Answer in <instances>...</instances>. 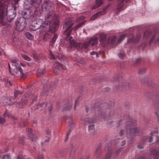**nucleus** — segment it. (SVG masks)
<instances>
[{
    "label": "nucleus",
    "mask_w": 159,
    "mask_h": 159,
    "mask_svg": "<svg viewBox=\"0 0 159 159\" xmlns=\"http://www.w3.org/2000/svg\"><path fill=\"white\" fill-rule=\"evenodd\" d=\"M53 11H50L45 17L44 22L42 19H39L33 20L31 23V29L33 31L39 30L40 33L46 30L54 32L58 25V17L57 15H54Z\"/></svg>",
    "instance_id": "nucleus-1"
},
{
    "label": "nucleus",
    "mask_w": 159,
    "mask_h": 159,
    "mask_svg": "<svg viewBox=\"0 0 159 159\" xmlns=\"http://www.w3.org/2000/svg\"><path fill=\"white\" fill-rule=\"evenodd\" d=\"M70 19L68 18L66 20L65 23L63 25V28H66L64 31V34L66 35V39L69 40L70 43V47L77 48L78 50L80 52L88 51V47L89 44L92 46L96 45L98 43V39L97 37L91 38L88 42H85L83 43H76L73 39L70 37L72 28L71 26L73 24Z\"/></svg>",
    "instance_id": "nucleus-2"
},
{
    "label": "nucleus",
    "mask_w": 159,
    "mask_h": 159,
    "mask_svg": "<svg viewBox=\"0 0 159 159\" xmlns=\"http://www.w3.org/2000/svg\"><path fill=\"white\" fill-rule=\"evenodd\" d=\"M8 6L3 0H0V23L3 24L6 21L11 22L16 16L14 10L8 11Z\"/></svg>",
    "instance_id": "nucleus-3"
},
{
    "label": "nucleus",
    "mask_w": 159,
    "mask_h": 159,
    "mask_svg": "<svg viewBox=\"0 0 159 159\" xmlns=\"http://www.w3.org/2000/svg\"><path fill=\"white\" fill-rule=\"evenodd\" d=\"M17 60H11V62L13 64H15V66L16 68L13 70H11L10 66V64H9L8 66L9 68L10 72L12 75H15L16 76H20L21 78L23 77L25 75V74L23 72V70L21 67L22 66L23 67H24V65H23L22 63L20 62L19 63H17Z\"/></svg>",
    "instance_id": "nucleus-4"
},
{
    "label": "nucleus",
    "mask_w": 159,
    "mask_h": 159,
    "mask_svg": "<svg viewBox=\"0 0 159 159\" xmlns=\"http://www.w3.org/2000/svg\"><path fill=\"white\" fill-rule=\"evenodd\" d=\"M136 125V122L134 120H132L126 122L125 128L127 136H133L139 132L138 130L133 128Z\"/></svg>",
    "instance_id": "nucleus-5"
},
{
    "label": "nucleus",
    "mask_w": 159,
    "mask_h": 159,
    "mask_svg": "<svg viewBox=\"0 0 159 159\" xmlns=\"http://www.w3.org/2000/svg\"><path fill=\"white\" fill-rule=\"evenodd\" d=\"M102 107V109L99 111V117L102 119H104L105 116L107 114V112H109V110L111 106H109L107 103H104Z\"/></svg>",
    "instance_id": "nucleus-6"
},
{
    "label": "nucleus",
    "mask_w": 159,
    "mask_h": 159,
    "mask_svg": "<svg viewBox=\"0 0 159 159\" xmlns=\"http://www.w3.org/2000/svg\"><path fill=\"white\" fill-rule=\"evenodd\" d=\"M16 29L19 31H22L26 26L25 21L24 20L23 18L18 19L16 23Z\"/></svg>",
    "instance_id": "nucleus-7"
},
{
    "label": "nucleus",
    "mask_w": 159,
    "mask_h": 159,
    "mask_svg": "<svg viewBox=\"0 0 159 159\" xmlns=\"http://www.w3.org/2000/svg\"><path fill=\"white\" fill-rule=\"evenodd\" d=\"M40 2V0H26L25 1L24 5L27 6V8H30L33 6L36 8L39 6Z\"/></svg>",
    "instance_id": "nucleus-8"
},
{
    "label": "nucleus",
    "mask_w": 159,
    "mask_h": 159,
    "mask_svg": "<svg viewBox=\"0 0 159 159\" xmlns=\"http://www.w3.org/2000/svg\"><path fill=\"white\" fill-rule=\"evenodd\" d=\"M54 6L52 2L49 0H45L43 2L42 8L43 10L48 11Z\"/></svg>",
    "instance_id": "nucleus-9"
},
{
    "label": "nucleus",
    "mask_w": 159,
    "mask_h": 159,
    "mask_svg": "<svg viewBox=\"0 0 159 159\" xmlns=\"http://www.w3.org/2000/svg\"><path fill=\"white\" fill-rule=\"evenodd\" d=\"M141 37V35L140 34L137 35L136 38H135L132 34H131L129 35V36H128V42H132L134 43H138L140 41Z\"/></svg>",
    "instance_id": "nucleus-10"
},
{
    "label": "nucleus",
    "mask_w": 159,
    "mask_h": 159,
    "mask_svg": "<svg viewBox=\"0 0 159 159\" xmlns=\"http://www.w3.org/2000/svg\"><path fill=\"white\" fill-rule=\"evenodd\" d=\"M130 0H118V3L116 5V9L118 11L123 10L125 3L129 2Z\"/></svg>",
    "instance_id": "nucleus-11"
},
{
    "label": "nucleus",
    "mask_w": 159,
    "mask_h": 159,
    "mask_svg": "<svg viewBox=\"0 0 159 159\" xmlns=\"http://www.w3.org/2000/svg\"><path fill=\"white\" fill-rule=\"evenodd\" d=\"M159 42V31L155 30L152 35L150 41L149 43L151 44L153 42L154 43Z\"/></svg>",
    "instance_id": "nucleus-12"
},
{
    "label": "nucleus",
    "mask_w": 159,
    "mask_h": 159,
    "mask_svg": "<svg viewBox=\"0 0 159 159\" xmlns=\"http://www.w3.org/2000/svg\"><path fill=\"white\" fill-rule=\"evenodd\" d=\"M23 14L24 18L27 19H29L34 17V16H33L34 12L32 11L29 9V8H27V9L25 10L23 12Z\"/></svg>",
    "instance_id": "nucleus-13"
},
{
    "label": "nucleus",
    "mask_w": 159,
    "mask_h": 159,
    "mask_svg": "<svg viewBox=\"0 0 159 159\" xmlns=\"http://www.w3.org/2000/svg\"><path fill=\"white\" fill-rule=\"evenodd\" d=\"M32 129L31 128H28L26 129V131L30 134L29 135V139L31 141L34 142L38 139V138L37 136H36L34 138L33 134L32 133Z\"/></svg>",
    "instance_id": "nucleus-14"
},
{
    "label": "nucleus",
    "mask_w": 159,
    "mask_h": 159,
    "mask_svg": "<svg viewBox=\"0 0 159 159\" xmlns=\"http://www.w3.org/2000/svg\"><path fill=\"white\" fill-rule=\"evenodd\" d=\"M59 25V21H58V25L57 26V29L54 32H52L51 31L49 30H46L45 31H47L43 36V39L44 40L46 41L48 39H50L51 37V34L54 33L57 30L58 27Z\"/></svg>",
    "instance_id": "nucleus-15"
},
{
    "label": "nucleus",
    "mask_w": 159,
    "mask_h": 159,
    "mask_svg": "<svg viewBox=\"0 0 159 159\" xmlns=\"http://www.w3.org/2000/svg\"><path fill=\"white\" fill-rule=\"evenodd\" d=\"M100 41L103 46H106L107 44V36L105 34H101L100 35Z\"/></svg>",
    "instance_id": "nucleus-16"
},
{
    "label": "nucleus",
    "mask_w": 159,
    "mask_h": 159,
    "mask_svg": "<svg viewBox=\"0 0 159 159\" xmlns=\"http://www.w3.org/2000/svg\"><path fill=\"white\" fill-rule=\"evenodd\" d=\"M106 13V9H103L102 11H100L98 13L95 14L91 18V19L92 20H93L96 19L98 18V17L102 15L105 14Z\"/></svg>",
    "instance_id": "nucleus-17"
},
{
    "label": "nucleus",
    "mask_w": 159,
    "mask_h": 159,
    "mask_svg": "<svg viewBox=\"0 0 159 159\" xmlns=\"http://www.w3.org/2000/svg\"><path fill=\"white\" fill-rule=\"evenodd\" d=\"M27 104V100L25 98L21 99V101L17 102L16 106L20 108H23L24 106Z\"/></svg>",
    "instance_id": "nucleus-18"
},
{
    "label": "nucleus",
    "mask_w": 159,
    "mask_h": 159,
    "mask_svg": "<svg viewBox=\"0 0 159 159\" xmlns=\"http://www.w3.org/2000/svg\"><path fill=\"white\" fill-rule=\"evenodd\" d=\"M78 148L77 145L75 143H73L71 144V149L70 150V155L73 156L75 154V151Z\"/></svg>",
    "instance_id": "nucleus-19"
},
{
    "label": "nucleus",
    "mask_w": 159,
    "mask_h": 159,
    "mask_svg": "<svg viewBox=\"0 0 159 159\" xmlns=\"http://www.w3.org/2000/svg\"><path fill=\"white\" fill-rule=\"evenodd\" d=\"M48 82V80H43L42 81V83L43 85V92L45 95L47 94V92L48 91L47 86Z\"/></svg>",
    "instance_id": "nucleus-20"
},
{
    "label": "nucleus",
    "mask_w": 159,
    "mask_h": 159,
    "mask_svg": "<svg viewBox=\"0 0 159 159\" xmlns=\"http://www.w3.org/2000/svg\"><path fill=\"white\" fill-rule=\"evenodd\" d=\"M60 64V63L58 61H56L54 64V67L55 68L54 70V72L57 74H58L60 73V70L59 65Z\"/></svg>",
    "instance_id": "nucleus-21"
},
{
    "label": "nucleus",
    "mask_w": 159,
    "mask_h": 159,
    "mask_svg": "<svg viewBox=\"0 0 159 159\" xmlns=\"http://www.w3.org/2000/svg\"><path fill=\"white\" fill-rule=\"evenodd\" d=\"M117 39L116 37L115 36H112L109 37L108 39L107 44H114Z\"/></svg>",
    "instance_id": "nucleus-22"
},
{
    "label": "nucleus",
    "mask_w": 159,
    "mask_h": 159,
    "mask_svg": "<svg viewBox=\"0 0 159 159\" xmlns=\"http://www.w3.org/2000/svg\"><path fill=\"white\" fill-rule=\"evenodd\" d=\"M152 34V32L149 30H147L145 31L144 34L143 38V40L145 42Z\"/></svg>",
    "instance_id": "nucleus-23"
},
{
    "label": "nucleus",
    "mask_w": 159,
    "mask_h": 159,
    "mask_svg": "<svg viewBox=\"0 0 159 159\" xmlns=\"http://www.w3.org/2000/svg\"><path fill=\"white\" fill-rule=\"evenodd\" d=\"M95 2L96 4L92 7V9H96L100 6L103 4V0H96Z\"/></svg>",
    "instance_id": "nucleus-24"
},
{
    "label": "nucleus",
    "mask_w": 159,
    "mask_h": 159,
    "mask_svg": "<svg viewBox=\"0 0 159 159\" xmlns=\"http://www.w3.org/2000/svg\"><path fill=\"white\" fill-rule=\"evenodd\" d=\"M57 37V35L56 34H55L52 39L49 42V45L53 46L54 43L55 42Z\"/></svg>",
    "instance_id": "nucleus-25"
},
{
    "label": "nucleus",
    "mask_w": 159,
    "mask_h": 159,
    "mask_svg": "<svg viewBox=\"0 0 159 159\" xmlns=\"http://www.w3.org/2000/svg\"><path fill=\"white\" fill-rule=\"evenodd\" d=\"M23 93V91H20L19 90H16L14 92V96L16 98L19 95L22 94Z\"/></svg>",
    "instance_id": "nucleus-26"
},
{
    "label": "nucleus",
    "mask_w": 159,
    "mask_h": 159,
    "mask_svg": "<svg viewBox=\"0 0 159 159\" xmlns=\"http://www.w3.org/2000/svg\"><path fill=\"white\" fill-rule=\"evenodd\" d=\"M127 34H124L120 35L118 39L117 42L118 43H120L126 37Z\"/></svg>",
    "instance_id": "nucleus-27"
},
{
    "label": "nucleus",
    "mask_w": 159,
    "mask_h": 159,
    "mask_svg": "<svg viewBox=\"0 0 159 159\" xmlns=\"http://www.w3.org/2000/svg\"><path fill=\"white\" fill-rule=\"evenodd\" d=\"M25 35L27 38L29 39L32 40L34 39L33 35L29 32H26Z\"/></svg>",
    "instance_id": "nucleus-28"
},
{
    "label": "nucleus",
    "mask_w": 159,
    "mask_h": 159,
    "mask_svg": "<svg viewBox=\"0 0 159 159\" xmlns=\"http://www.w3.org/2000/svg\"><path fill=\"white\" fill-rule=\"evenodd\" d=\"M85 22L84 21H83L82 22H81L79 24L77 25L75 28H73V30L74 31H75L78 28H79L80 27H81L82 25L84 24Z\"/></svg>",
    "instance_id": "nucleus-29"
},
{
    "label": "nucleus",
    "mask_w": 159,
    "mask_h": 159,
    "mask_svg": "<svg viewBox=\"0 0 159 159\" xmlns=\"http://www.w3.org/2000/svg\"><path fill=\"white\" fill-rule=\"evenodd\" d=\"M101 151V146H99L97 148L95 151V154L97 155L96 157H98V155L100 153Z\"/></svg>",
    "instance_id": "nucleus-30"
},
{
    "label": "nucleus",
    "mask_w": 159,
    "mask_h": 159,
    "mask_svg": "<svg viewBox=\"0 0 159 159\" xmlns=\"http://www.w3.org/2000/svg\"><path fill=\"white\" fill-rule=\"evenodd\" d=\"M83 121H84L86 124H89L93 122V120H90L88 118H86L84 119L83 120H82Z\"/></svg>",
    "instance_id": "nucleus-31"
},
{
    "label": "nucleus",
    "mask_w": 159,
    "mask_h": 159,
    "mask_svg": "<svg viewBox=\"0 0 159 159\" xmlns=\"http://www.w3.org/2000/svg\"><path fill=\"white\" fill-rule=\"evenodd\" d=\"M83 121H84L86 124H89L93 122V120H90L88 118H86L84 119L83 120H82Z\"/></svg>",
    "instance_id": "nucleus-32"
},
{
    "label": "nucleus",
    "mask_w": 159,
    "mask_h": 159,
    "mask_svg": "<svg viewBox=\"0 0 159 159\" xmlns=\"http://www.w3.org/2000/svg\"><path fill=\"white\" fill-rule=\"evenodd\" d=\"M146 71V69L145 68H143L139 70L138 73L140 75L143 74L145 73Z\"/></svg>",
    "instance_id": "nucleus-33"
},
{
    "label": "nucleus",
    "mask_w": 159,
    "mask_h": 159,
    "mask_svg": "<svg viewBox=\"0 0 159 159\" xmlns=\"http://www.w3.org/2000/svg\"><path fill=\"white\" fill-rule=\"evenodd\" d=\"M111 157V152H108L104 159H110Z\"/></svg>",
    "instance_id": "nucleus-34"
},
{
    "label": "nucleus",
    "mask_w": 159,
    "mask_h": 159,
    "mask_svg": "<svg viewBox=\"0 0 159 159\" xmlns=\"http://www.w3.org/2000/svg\"><path fill=\"white\" fill-rule=\"evenodd\" d=\"M119 57L121 59H124L125 57V54L124 52H120L118 54Z\"/></svg>",
    "instance_id": "nucleus-35"
},
{
    "label": "nucleus",
    "mask_w": 159,
    "mask_h": 159,
    "mask_svg": "<svg viewBox=\"0 0 159 159\" xmlns=\"http://www.w3.org/2000/svg\"><path fill=\"white\" fill-rule=\"evenodd\" d=\"M44 73V71H38L37 72V75L39 77H42Z\"/></svg>",
    "instance_id": "nucleus-36"
},
{
    "label": "nucleus",
    "mask_w": 159,
    "mask_h": 159,
    "mask_svg": "<svg viewBox=\"0 0 159 159\" xmlns=\"http://www.w3.org/2000/svg\"><path fill=\"white\" fill-rule=\"evenodd\" d=\"M68 125L70 127V129H73L75 126V124L71 121L69 122Z\"/></svg>",
    "instance_id": "nucleus-37"
},
{
    "label": "nucleus",
    "mask_w": 159,
    "mask_h": 159,
    "mask_svg": "<svg viewBox=\"0 0 159 159\" xmlns=\"http://www.w3.org/2000/svg\"><path fill=\"white\" fill-rule=\"evenodd\" d=\"M155 106H157V104H159V97H157H157L156 98L155 100Z\"/></svg>",
    "instance_id": "nucleus-38"
},
{
    "label": "nucleus",
    "mask_w": 159,
    "mask_h": 159,
    "mask_svg": "<svg viewBox=\"0 0 159 159\" xmlns=\"http://www.w3.org/2000/svg\"><path fill=\"white\" fill-rule=\"evenodd\" d=\"M152 153L155 156H157L158 157H159V152H158L156 150H154L152 152Z\"/></svg>",
    "instance_id": "nucleus-39"
},
{
    "label": "nucleus",
    "mask_w": 159,
    "mask_h": 159,
    "mask_svg": "<svg viewBox=\"0 0 159 159\" xmlns=\"http://www.w3.org/2000/svg\"><path fill=\"white\" fill-rule=\"evenodd\" d=\"M2 159H11V158L9 155H6L3 156Z\"/></svg>",
    "instance_id": "nucleus-40"
},
{
    "label": "nucleus",
    "mask_w": 159,
    "mask_h": 159,
    "mask_svg": "<svg viewBox=\"0 0 159 159\" xmlns=\"http://www.w3.org/2000/svg\"><path fill=\"white\" fill-rule=\"evenodd\" d=\"M94 128V125L93 124L90 125L89 126V130H93Z\"/></svg>",
    "instance_id": "nucleus-41"
},
{
    "label": "nucleus",
    "mask_w": 159,
    "mask_h": 159,
    "mask_svg": "<svg viewBox=\"0 0 159 159\" xmlns=\"http://www.w3.org/2000/svg\"><path fill=\"white\" fill-rule=\"evenodd\" d=\"M6 122V120L4 118L0 117V124H3Z\"/></svg>",
    "instance_id": "nucleus-42"
},
{
    "label": "nucleus",
    "mask_w": 159,
    "mask_h": 159,
    "mask_svg": "<svg viewBox=\"0 0 159 159\" xmlns=\"http://www.w3.org/2000/svg\"><path fill=\"white\" fill-rule=\"evenodd\" d=\"M140 60H134V61L133 62L134 66H137L140 63Z\"/></svg>",
    "instance_id": "nucleus-43"
},
{
    "label": "nucleus",
    "mask_w": 159,
    "mask_h": 159,
    "mask_svg": "<svg viewBox=\"0 0 159 159\" xmlns=\"http://www.w3.org/2000/svg\"><path fill=\"white\" fill-rule=\"evenodd\" d=\"M22 57L25 60H31V59L30 58L28 57L27 56L23 54L22 55Z\"/></svg>",
    "instance_id": "nucleus-44"
},
{
    "label": "nucleus",
    "mask_w": 159,
    "mask_h": 159,
    "mask_svg": "<svg viewBox=\"0 0 159 159\" xmlns=\"http://www.w3.org/2000/svg\"><path fill=\"white\" fill-rule=\"evenodd\" d=\"M3 116L4 117H6V116H7L8 117H10L7 111H5L4 114H3Z\"/></svg>",
    "instance_id": "nucleus-45"
},
{
    "label": "nucleus",
    "mask_w": 159,
    "mask_h": 159,
    "mask_svg": "<svg viewBox=\"0 0 159 159\" xmlns=\"http://www.w3.org/2000/svg\"><path fill=\"white\" fill-rule=\"evenodd\" d=\"M90 54L92 55H95V57H98V54L95 52H92L90 53Z\"/></svg>",
    "instance_id": "nucleus-46"
},
{
    "label": "nucleus",
    "mask_w": 159,
    "mask_h": 159,
    "mask_svg": "<svg viewBox=\"0 0 159 159\" xmlns=\"http://www.w3.org/2000/svg\"><path fill=\"white\" fill-rule=\"evenodd\" d=\"M157 111L155 113V114L157 116V120L159 122V108L157 110Z\"/></svg>",
    "instance_id": "nucleus-47"
},
{
    "label": "nucleus",
    "mask_w": 159,
    "mask_h": 159,
    "mask_svg": "<svg viewBox=\"0 0 159 159\" xmlns=\"http://www.w3.org/2000/svg\"><path fill=\"white\" fill-rule=\"evenodd\" d=\"M158 130L154 131L153 132H151L150 133V135H153V134H158Z\"/></svg>",
    "instance_id": "nucleus-48"
},
{
    "label": "nucleus",
    "mask_w": 159,
    "mask_h": 159,
    "mask_svg": "<svg viewBox=\"0 0 159 159\" xmlns=\"http://www.w3.org/2000/svg\"><path fill=\"white\" fill-rule=\"evenodd\" d=\"M94 109H95L96 110H97L98 111H99V107H92L90 109V110L91 111L93 110Z\"/></svg>",
    "instance_id": "nucleus-49"
},
{
    "label": "nucleus",
    "mask_w": 159,
    "mask_h": 159,
    "mask_svg": "<svg viewBox=\"0 0 159 159\" xmlns=\"http://www.w3.org/2000/svg\"><path fill=\"white\" fill-rule=\"evenodd\" d=\"M50 58L51 59H57V58H56L55 56L52 54V52H50Z\"/></svg>",
    "instance_id": "nucleus-50"
},
{
    "label": "nucleus",
    "mask_w": 159,
    "mask_h": 159,
    "mask_svg": "<svg viewBox=\"0 0 159 159\" xmlns=\"http://www.w3.org/2000/svg\"><path fill=\"white\" fill-rule=\"evenodd\" d=\"M45 132L46 134L48 135H50L51 134V131L48 129H47L45 130Z\"/></svg>",
    "instance_id": "nucleus-51"
},
{
    "label": "nucleus",
    "mask_w": 159,
    "mask_h": 159,
    "mask_svg": "<svg viewBox=\"0 0 159 159\" xmlns=\"http://www.w3.org/2000/svg\"><path fill=\"white\" fill-rule=\"evenodd\" d=\"M25 139L24 138H20L19 140V142L20 143H23L24 142Z\"/></svg>",
    "instance_id": "nucleus-52"
},
{
    "label": "nucleus",
    "mask_w": 159,
    "mask_h": 159,
    "mask_svg": "<svg viewBox=\"0 0 159 159\" xmlns=\"http://www.w3.org/2000/svg\"><path fill=\"white\" fill-rule=\"evenodd\" d=\"M134 142V138H131L129 140L128 142V143L131 144L132 143H133Z\"/></svg>",
    "instance_id": "nucleus-53"
},
{
    "label": "nucleus",
    "mask_w": 159,
    "mask_h": 159,
    "mask_svg": "<svg viewBox=\"0 0 159 159\" xmlns=\"http://www.w3.org/2000/svg\"><path fill=\"white\" fill-rule=\"evenodd\" d=\"M110 90V89L109 88H105L103 89V91L105 92H107L109 91Z\"/></svg>",
    "instance_id": "nucleus-54"
},
{
    "label": "nucleus",
    "mask_w": 159,
    "mask_h": 159,
    "mask_svg": "<svg viewBox=\"0 0 159 159\" xmlns=\"http://www.w3.org/2000/svg\"><path fill=\"white\" fill-rule=\"evenodd\" d=\"M71 106H70V107H67L66 108H63V111H65L68 110H70V109H71Z\"/></svg>",
    "instance_id": "nucleus-55"
},
{
    "label": "nucleus",
    "mask_w": 159,
    "mask_h": 159,
    "mask_svg": "<svg viewBox=\"0 0 159 159\" xmlns=\"http://www.w3.org/2000/svg\"><path fill=\"white\" fill-rule=\"evenodd\" d=\"M58 66H59L61 67L64 70H66V66L64 65H62L61 63H60V64Z\"/></svg>",
    "instance_id": "nucleus-56"
},
{
    "label": "nucleus",
    "mask_w": 159,
    "mask_h": 159,
    "mask_svg": "<svg viewBox=\"0 0 159 159\" xmlns=\"http://www.w3.org/2000/svg\"><path fill=\"white\" fill-rule=\"evenodd\" d=\"M43 154L39 155L38 157V159H43Z\"/></svg>",
    "instance_id": "nucleus-57"
},
{
    "label": "nucleus",
    "mask_w": 159,
    "mask_h": 159,
    "mask_svg": "<svg viewBox=\"0 0 159 159\" xmlns=\"http://www.w3.org/2000/svg\"><path fill=\"white\" fill-rule=\"evenodd\" d=\"M124 130H121L119 133V134L120 136H122L124 134Z\"/></svg>",
    "instance_id": "nucleus-58"
},
{
    "label": "nucleus",
    "mask_w": 159,
    "mask_h": 159,
    "mask_svg": "<svg viewBox=\"0 0 159 159\" xmlns=\"http://www.w3.org/2000/svg\"><path fill=\"white\" fill-rule=\"evenodd\" d=\"M48 139H46L44 141V142L45 143H48L50 140L51 139V137H48Z\"/></svg>",
    "instance_id": "nucleus-59"
},
{
    "label": "nucleus",
    "mask_w": 159,
    "mask_h": 159,
    "mask_svg": "<svg viewBox=\"0 0 159 159\" xmlns=\"http://www.w3.org/2000/svg\"><path fill=\"white\" fill-rule=\"evenodd\" d=\"M43 105H46L44 103H43L42 104H39L38 105V107L37 108H39V107H43Z\"/></svg>",
    "instance_id": "nucleus-60"
},
{
    "label": "nucleus",
    "mask_w": 159,
    "mask_h": 159,
    "mask_svg": "<svg viewBox=\"0 0 159 159\" xmlns=\"http://www.w3.org/2000/svg\"><path fill=\"white\" fill-rule=\"evenodd\" d=\"M34 58L35 60H39V58L38 56L36 54H34L33 55Z\"/></svg>",
    "instance_id": "nucleus-61"
},
{
    "label": "nucleus",
    "mask_w": 159,
    "mask_h": 159,
    "mask_svg": "<svg viewBox=\"0 0 159 159\" xmlns=\"http://www.w3.org/2000/svg\"><path fill=\"white\" fill-rule=\"evenodd\" d=\"M52 105H50V106L49 107H48V111H50L52 110Z\"/></svg>",
    "instance_id": "nucleus-62"
},
{
    "label": "nucleus",
    "mask_w": 159,
    "mask_h": 159,
    "mask_svg": "<svg viewBox=\"0 0 159 159\" xmlns=\"http://www.w3.org/2000/svg\"><path fill=\"white\" fill-rule=\"evenodd\" d=\"M149 142L150 143V142H152V141L153 140L152 137L149 136Z\"/></svg>",
    "instance_id": "nucleus-63"
},
{
    "label": "nucleus",
    "mask_w": 159,
    "mask_h": 159,
    "mask_svg": "<svg viewBox=\"0 0 159 159\" xmlns=\"http://www.w3.org/2000/svg\"><path fill=\"white\" fill-rule=\"evenodd\" d=\"M126 143V142L125 140H124V141H122L121 143V145L123 146V145H125V144Z\"/></svg>",
    "instance_id": "nucleus-64"
}]
</instances>
